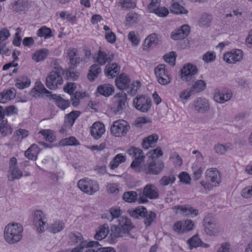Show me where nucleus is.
<instances>
[{"instance_id":"obj_13","label":"nucleus","mask_w":252,"mask_h":252,"mask_svg":"<svg viewBox=\"0 0 252 252\" xmlns=\"http://www.w3.org/2000/svg\"><path fill=\"white\" fill-rule=\"evenodd\" d=\"M165 65L159 64L155 68V73L158 82L161 85H166L170 83L171 78L165 70Z\"/></svg>"},{"instance_id":"obj_4","label":"nucleus","mask_w":252,"mask_h":252,"mask_svg":"<svg viewBox=\"0 0 252 252\" xmlns=\"http://www.w3.org/2000/svg\"><path fill=\"white\" fill-rule=\"evenodd\" d=\"M63 67L59 65H55L54 69L50 72L46 78V85L50 90H56L59 85L63 84Z\"/></svg>"},{"instance_id":"obj_51","label":"nucleus","mask_w":252,"mask_h":252,"mask_svg":"<svg viewBox=\"0 0 252 252\" xmlns=\"http://www.w3.org/2000/svg\"><path fill=\"white\" fill-rule=\"evenodd\" d=\"M158 43V35L155 33L151 34L145 40L144 49L149 48L153 44Z\"/></svg>"},{"instance_id":"obj_29","label":"nucleus","mask_w":252,"mask_h":252,"mask_svg":"<svg viewBox=\"0 0 252 252\" xmlns=\"http://www.w3.org/2000/svg\"><path fill=\"white\" fill-rule=\"evenodd\" d=\"M80 114L81 113L79 111H72L70 113L66 114L64 117L65 126L71 128Z\"/></svg>"},{"instance_id":"obj_18","label":"nucleus","mask_w":252,"mask_h":252,"mask_svg":"<svg viewBox=\"0 0 252 252\" xmlns=\"http://www.w3.org/2000/svg\"><path fill=\"white\" fill-rule=\"evenodd\" d=\"M243 53L240 49L232 50L224 54L223 60L229 63L239 62L243 58Z\"/></svg>"},{"instance_id":"obj_3","label":"nucleus","mask_w":252,"mask_h":252,"mask_svg":"<svg viewBox=\"0 0 252 252\" xmlns=\"http://www.w3.org/2000/svg\"><path fill=\"white\" fill-rule=\"evenodd\" d=\"M23 226L19 223L8 224L4 231L5 241L9 244H13L20 241L22 238Z\"/></svg>"},{"instance_id":"obj_44","label":"nucleus","mask_w":252,"mask_h":252,"mask_svg":"<svg viewBox=\"0 0 252 252\" xmlns=\"http://www.w3.org/2000/svg\"><path fill=\"white\" fill-rule=\"evenodd\" d=\"M126 160V156H124L122 154H117L110 161L109 166L111 169H114L117 168L120 163L125 162Z\"/></svg>"},{"instance_id":"obj_58","label":"nucleus","mask_w":252,"mask_h":252,"mask_svg":"<svg viewBox=\"0 0 252 252\" xmlns=\"http://www.w3.org/2000/svg\"><path fill=\"white\" fill-rule=\"evenodd\" d=\"M176 178L174 175H170L169 176H164L161 178L159 181L160 185L162 186H167L169 184L174 183Z\"/></svg>"},{"instance_id":"obj_64","label":"nucleus","mask_w":252,"mask_h":252,"mask_svg":"<svg viewBox=\"0 0 252 252\" xmlns=\"http://www.w3.org/2000/svg\"><path fill=\"white\" fill-rule=\"evenodd\" d=\"M178 101L184 104L186 103L189 99V90L186 89L180 93Z\"/></svg>"},{"instance_id":"obj_6","label":"nucleus","mask_w":252,"mask_h":252,"mask_svg":"<svg viewBox=\"0 0 252 252\" xmlns=\"http://www.w3.org/2000/svg\"><path fill=\"white\" fill-rule=\"evenodd\" d=\"M127 153L134 158L131 163L130 167L135 172L139 173L145 158L142 150L139 148L130 147L128 149Z\"/></svg>"},{"instance_id":"obj_2","label":"nucleus","mask_w":252,"mask_h":252,"mask_svg":"<svg viewBox=\"0 0 252 252\" xmlns=\"http://www.w3.org/2000/svg\"><path fill=\"white\" fill-rule=\"evenodd\" d=\"M206 181H201L199 184L205 190H210L214 187L218 186L221 182V174L216 168L207 169L205 172Z\"/></svg>"},{"instance_id":"obj_5","label":"nucleus","mask_w":252,"mask_h":252,"mask_svg":"<svg viewBox=\"0 0 252 252\" xmlns=\"http://www.w3.org/2000/svg\"><path fill=\"white\" fill-rule=\"evenodd\" d=\"M85 248H89L86 252H116L115 249L111 247H101L97 241H94L82 242L71 252H82Z\"/></svg>"},{"instance_id":"obj_15","label":"nucleus","mask_w":252,"mask_h":252,"mask_svg":"<svg viewBox=\"0 0 252 252\" xmlns=\"http://www.w3.org/2000/svg\"><path fill=\"white\" fill-rule=\"evenodd\" d=\"M93 58L96 64L102 66L110 63L113 60L114 56L113 54H107L105 52L99 50Z\"/></svg>"},{"instance_id":"obj_37","label":"nucleus","mask_w":252,"mask_h":252,"mask_svg":"<svg viewBox=\"0 0 252 252\" xmlns=\"http://www.w3.org/2000/svg\"><path fill=\"white\" fill-rule=\"evenodd\" d=\"M49 54V51L46 48L40 49L36 51L32 55V59L36 62H40L44 60Z\"/></svg>"},{"instance_id":"obj_11","label":"nucleus","mask_w":252,"mask_h":252,"mask_svg":"<svg viewBox=\"0 0 252 252\" xmlns=\"http://www.w3.org/2000/svg\"><path fill=\"white\" fill-rule=\"evenodd\" d=\"M158 190L156 186L152 184H147L143 189V195L139 196V203H145L148 201L147 198L155 199L158 197Z\"/></svg>"},{"instance_id":"obj_20","label":"nucleus","mask_w":252,"mask_h":252,"mask_svg":"<svg viewBox=\"0 0 252 252\" xmlns=\"http://www.w3.org/2000/svg\"><path fill=\"white\" fill-rule=\"evenodd\" d=\"M232 96L231 91L220 90L217 89L215 90L214 100L219 103H224L229 100Z\"/></svg>"},{"instance_id":"obj_1","label":"nucleus","mask_w":252,"mask_h":252,"mask_svg":"<svg viewBox=\"0 0 252 252\" xmlns=\"http://www.w3.org/2000/svg\"><path fill=\"white\" fill-rule=\"evenodd\" d=\"M129 77L125 73H121L115 80L116 87L121 90H125L128 94L133 96L136 94L137 90L140 88L141 84L138 80L130 84Z\"/></svg>"},{"instance_id":"obj_27","label":"nucleus","mask_w":252,"mask_h":252,"mask_svg":"<svg viewBox=\"0 0 252 252\" xmlns=\"http://www.w3.org/2000/svg\"><path fill=\"white\" fill-rule=\"evenodd\" d=\"M126 234H129L118 225H113L111 227L110 237L113 241H116L117 238L122 237Z\"/></svg>"},{"instance_id":"obj_22","label":"nucleus","mask_w":252,"mask_h":252,"mask_svg":"<svg viewBox=\"0 0 252 252\" xmlns=\"http://www.w3.org/2000/svg\"><path fill=\"white\" fill-rule=\"evenodd\" d=\"M43 212L39 210L35 211L34 213V222L36 224L38 227L37 230L40 233L45 231V226L46 222L43 221Z\"/></svg>"},{"instance_id":"obj_23","label":"nucleus","mask_w":252,"mask_h":252,"mask_svg":"<svg viewBox=\"0 0 252 252\" xmlns=\"http://www.w3.org/2000/svg\"><path fill=\"white\" fill-rule=\"evenodd\" d=\"M104 132V125L98 122L94 123L90 129L91 135L95 139L100 138Z\"/></svg>"},{"instance_id":"obj_63","label":"nucleus","mask_w":252,"mask_h":252,"mask_svg":"<svg viewBox=\"0 0 252 252\" xmlns=\"http://www.w3.org/2000/svg\"><path fill=\"white\" fill-rule=\"evenodd\" d=\"M121 214L122 211L121 209L112 208L110 209V212L107 215L111 218V220H112L114 218H119Z\"/></svg>"},{"instance_id":"obj_42","label":"nucleus","mask_w":252,"mask_h":252,"mask_svg":"<svg viewBox=\"0 0 252 252\" xmlns=\"http://www.w3.org/2000/svg\"><path fill=\"white\" fill-rule=\"evenodd\" d=\"M29 2L28 0H17L13 6L12 9L16 12L26 11L28 9Z\"/></svg>"},{"instance_id":"obj_14","label":"nucleus","mask_w":252,"mask_h":252,"mask_svg":"<svg viewBox=\"0 0 252 252\" xmlns=\"http://www.w3.org/2000/svg\"><path fill=\"white\" fill-rule=\"evenodd\" d=\"M192 105L196 111L201 114H205L210 109L209 100L202 96L196 98L193 102Z\"/></svg>"},{"instance_id":"obj_47","label":"nucleus","mask_w":252,"mask_h":252,"mask_svg":"<svg viewBox=\"0 0 252 252\" xmlns=\"http://www.w3.org/2000/svg\"><path fill=\"white\" fill-rule=\"evenodd\" d=\"M36 34L40 37H44L45 39H49L54 36L51 29L46 26L41 27L37 32Z\"/></svg>"},{"instance_id":"obj_12","label":"nucleus","mask_w":252,"mask_h":252,"mask_svg":"<svg viewBox=\"0 0 252 252\" xmlns=\"http://www.w3.org/2000/svg\"><path fill=\"white\" fill-rule=\"evenodd\" d=\"M133 103L136 109L144 113L148 112L152 106L151 98L143 95L135 97L133 99Z\"/></svg>"},{"instance_id":"obj_17","label":"nucleus","mask_w":252,"mask_h":252,"mask_svg":"<svg viewBox=\"0 0 252 252\" xmlns=\"http://www.w3.org/2000/svg\"><path fill=\"white\" fill-rule=\"evenodd\" d=\"M189 34V26L184 24L173 31L171 33V38L174 40L184 39Z\"/></svg>"},{"instance_id":"obj_40","label":"nucleus","mask_w":252,"mask_h":252,"mask_svg":"<svg viewBox=\"0 0 252 252\" xmlns=\"http://www.w3.org/2000/svg\"><path fill=\"white\" fill-rule=\"evenodd\" d=\"M101 72V68L98 64H94L92 65L87 75L88 79L91 81H94Z\"/></svg>"},{"instance_id":"obj_28","label":"nucleus","mask_w":252,"mask_h":252,"mask_svg":"<svg viewBox=\"0 0 252 252\" xmlns=\"http://www.w3.org/2000/svg\"><path fill=\"white\" fill-rule=\"evenodd\" d=\"M65 227L64 222L61 220H56L47 227L49 232L56 234L62 231Z\"/></svg>"},{"instance_id":"obj_32","label":"nucleus","mask_w":252,"mask_h":252,"mask_svg":"<svg viewBox=\"0 0 252 252\" xmlns=\"http://www.w3.org/2000/svg\"><path fill=\"white\" fill-rule=\"evenodd\" d=\"M114 92V87L109 84H105L98 86L97 92L101 95L108 97L112 94Z\"/></svg>"},{"instance_id":"obj_16","label":"nucleus","mask_w":252,"mask_h":252,"mask_svg":"<svg viewBox=\"0 0 252 252\" xmlns=\"http://www.w3.org/2000/svg\"><path fill=\"white\" fill-rule=\"evenodd\" d=\"M114 97L117 99V106L114 108V113L115 114H122L126 107V102L127 100L126 94L123 91H121L116 94Z\"/></svg>"},{"instance_id":"obj_57","label":"nucleus","mask_w":252,"mask_h":252,"mask_svg":"<svg viewBox=\"0 0 252 252\" xmlns=\"http://www.w3.org/2000/svg\"><path fill=\"white\" fill-rule=\"evenodd\" d=\"M60 16L63 20L66 19L69 23H71L72 24H74L76 22V16H71V14L68 11H62L60 13Z\"/></svg>"},{"instance_id":"obj_56","label":"nucleus","mask_w":252,"mask_h":252,"mask_svg":"<svg viewBox=\"0 0 252 252\" xmlns=\"http://www.w3.org/2000/svg\"><path fill=\"white\" fill-rule=\"evenodd\" d=\"M119 4L125 9H134L136 6V2L131 0H120Z\"/></svg>"},{"instance_id":"obj_24","label":"nucleus","mask_w":252,"mask_h":252,"mask_svg":"<svg viewBox=\"0 0 252 252\" xmlns=\"http://www.w3.org/2000/svg\"><path fill=\"white\" fill-rule=\"evenodd\" d=\"M206 89V83L203 80H198L192 82L190 87V95L203 92Z\"/></svg>"},{"instance_id":"obj_55","label":"nucleus","mask_w":252,"mask_h":252,"mask_svg":"<svg viewBox=\"0 0 252 252\" xmlns=\"http://www.w3.org/2000/svg\"><path fill=\"white\" fill-rule=\"evenodd\" d=\"M177 57L176 52L172 51L168 54H166L163 56V59L165 62L170 64L171 66H174Z\"/></svg>"},{"instance_id":"obj_34","label":"nucleus","mask_w":252,"mask_h":252,"mask_svg":"<svg viewBox=\"0 0 252 252\" xmlns=\"http://www.w3.org/2000/svg\"><path fill=\"white\" fill-rule=\"evenodd\" d=\"M146 208L143 206H139L135 208H131L128 210L129 215L135 219H140L144 217V213Z\"/></svg>"},{"instance_id":"obj_62","label":"nucleus","mask_w":252,"mask_h":252,"mask_svg":"<svg viewBox=\"0 0 252 252\" xmlns=\"http://www.w3.org/2000/svg\"><path fill=\"white\" fill-rule=\"evenodd\" d=\"M202 244V242L197 234H195L190 238V249H191L192 248L199 247L200 244Z\"/></svg>"},{"instance_id":"obj_52","label":"nucleus","mask_w":252,"mask_h":252,"mask_svg":"<svg viewBox=\"0 0 252 252\" xmlns=\"http://www.w3.org/2000/svg\"><path fill=\"white\" fill-rule=\"evenodd\" d=\"M61 146H77L80 144L77 139L73 136L62 139L59 143Z\"/></svg>"},{"instance_id":"obj_41","label":"nucleus","mask_w":252,"mask_h":252,"mask_svg":"<svg viewBox=\"0 0 252 252\" xmlns=\"http://www.w3.org/2000/svg\"><path fill=\"white\" fill-rule=\"evenodd\" d=\"M212 20V15L207 13H204L201 15L198 24L200 27L208 28L210 26Z\"/></svg>"},{"instance_id":"obj_25","label":"nucleus","mask_w":252,"mask_h":252,"mask_svg":"<svg viewBox=\"0 0 252 252\" xmlns=\"http://www.w3.org/2000/svg\"><path fill=\"white\" fill-rule=\"evenodd\" d=\"M32 90H34V94L33 95L35 97L41 96L43 97L44 96H49L51 95L50 94L51 92L47 90L41 82H36L35 83V86Z\"/></svg>"},{"instance_id":"obj_35","label":"nucleus","mask_w":252,"mask_h":252,"mask_svg":"<svg viewBox=\"0 0 252 252\" xmlns=\"http://www.w3.org/2000/svg\"><path fill=\"white\" fill-rule=\"evenodd\" d=\"M31 84V80L26 75L19 76L15 79L16 87L19 89H24L29 87Z\"/></svg>"},{"instance_id":"obj_54","label":"nucleus","mask_w":252,"mask_h":252,"mask_svg":"<svg viewBox=\"0 0 252 252\" xmlns=\"http://www.w3.org/2000/svg\"><path fill=\"white\" fill-rule=\"evenodd\" d=\"M172 210L177 214L186 216L189 213V208L188 205H177L172 207Z\"/></svg>"},{"instance_id":"obj_10","label":"nucleus","mask_w":252,"mask_h":252,"mask_svg":"<svg viewBox=\"0 0 252 252\" xmlns=\"http://www.w3.org/2000/svg\"><path fill=\"white\" fill-rule=\"evenodd\" d=\"M77 185L81 191L89 195H93L99 189L96 181L88 178L80 180Z\"/></svg>"},{"instance_id":"obj_7","label":"nucleus","mask_w":252,"mask_h":252,"mask_svg":"<svg viewBox=\"0 0 252 252\" xmlns=\"http://www.w3.org/2000/svg\"><path fill=\"white\" fill-rule=\"evenodd\" d=\"M204 231L209 236L217 235L220 231L216 219L210 214L207 215L203 220Z\"/></svg>"},{"instance_id":"obj_19","label":"nucleus","mask_w":252,"mask_h":252,"mask_svg":"<svg viewBox=\"0 0 252 252\" xmlns=\"http://www.w3.org/2000/svg\"><path fill=\"white\" fill-rule=\"evenodd\" d=\"M66 58L69 61L70 66L76 68L83 61L78 54L77 50L75 48H70L67 52Z\"/></svg>"},{"instance_id":"obj_46","label":"nucleus","mask_w":252,"mask_h":252,"mask_svg":"<svg viewBox=\"0 0 252 252\" xmlns=\"http://www.w3.org/2000/svg\"><path fill=\"white\" fill-rule=\"evenodd\" d=\"M9 172L10 174L8 176V180L10 181H13L16 179H19L23 176V172L18 167L9 168Z\"/></svg>"},{"instance_id":"obj_38","label":"nucleus","mask_w":252,"mask_h":252,"mask_svg":"<svg viewBox=\"0 0 252 252\" xmlns=\"http://www.w3.org/2000/svg\"><path fill=\"white\" fill-rule=\"evenodd\" d=\"M51 98L54 100L56 104L61 109L64 110L70 105V102L68 100H65L61 96L57 94H51Z\"/></svg>"},{"instance_id":"obj_61","label":"nucleus","mask_w":252,"mask_h":252,"mask_svg":"<svg viewBox=\"0 0 252 252\" xmlns=\"http://www.w3.org/2000/svg\"><path fill=\"white\" fill-rule=\"evenodd\" d=\"M181 78L183 81H188L189 77V63L184 65L180 71Z\"/></svg>"},{"instance_id":"obj_39","label":"nucleus","mask_w":252,"mask_h":252,"mask_svg":"<svg viewBox=\"0 0 252 252\" xmlns=\"http://www.w3.org/2000/svg\"><path fill=\"white\" fill-rule=\"evenodd\" d=\"M75 68L70 66L68 68L64 70L63 68V76L64 78L68 80L75 81L79 76V72L76 71L72 70Z\"/></svg>"},{"instance_id":"obj_53","label":"nucleus","mask_w":252,"mask_h":252,"mask_svg":"<svg viewBox=\"0 0 252 252\" xmlns=\"http://www.w3.org/2000/svg\"><path fill=\"white\" fill-rule=\"evenodd\" d=\"M137 193L136 191H129L125 192L123 194V198L125 201L132 203L137 200Z\"/></svg>"},{"instance_id":"obj_30","label":"nucleus","mask_w":252,"mask_h":252,"mask_svg":"<svg viewBox=\"0 0 252 252\" xmlns=\"http://www.w3.org/2000/svg\"><path fill=\"white\" fill-rule=\"evenodd\" d=\"M16 91L14 88H11L0 94V103H5L7 101L13 99L16 95Z\"/></svg>"},{"instance_id":"obj_33","label":"nucleus","mask_w":252,"mask_h":252,"mask_svg":"<svg viewBox=\"0 0 252 252\" xmlns=\"http://www.w3.org/2000/svg\"><path fill=\"white\" fill-rule=\"evenodd\" d=\"M158 140V135L154 134L143 139L142 142V147L147 150L149 147H153L155 146Z\"/></svg>"},{"instance_id":"obj_60","label":"nucleus","mask_w":252,"mask_h":252,"mask_svg":"<svg viewBox=\"0 0 252 252\" xmlns=\"http://www.w3.org/2000/svg\"><path fill=\"white\" fill-rule=\"evenodd\" d=\"M170 11L172 13L179 14H182L185 11L184 8L178 2H174L170 7Z\"/></svg>"},{"instance_id":"obj_59","label":"nucleus","mask_w":252,"mask_h":252,"mask_svg":"<svg viewBox=\"0 0 252 252\" xmlns=\"http://www.w3.org/2000/svg\"><path fill=\"white\" fill-rule=\"evenodd\" d=\"M126 19L130 24L137 23L139 20V15L135 12H131L127 13Z\"/></svg>"},{"instance_id":"obj_45","label":"nucleus","mask_w":252,"mask_h":252,"mask_svg":"<svg viewBox=\"0 0 252 252\" xmlns=\"http://www.w3.org/2000/svg\"><path fill=\"white\" fill-rule=\"evenodd\" d=\"M29 135L28 130L25 129L19 128L16 130L12 137L14 142L21 141L23 139L27 137Z\"/></svg>"},{"instance_id":"obj_21","label":"nucleus","mask_w":252,"mask_h":252,"mask_svg":"<svg viewBox=\"0 0 252 252\" xmlns=\"http://www.w3.org/2000/svg\"><path fill=\"white\" fill-rule=\"evenodd\" d=\"M120 68V66L117 63H109L105 66V75L109 78H113L119 73Z\"/></svg>"},{"instance_id":"obj_9","label":"nucleus","mask_w":252,"mask_h":252,"mask_svg":"<svg viewBox=\"0 0 252 252\" xmlns=\"http://www.w3.org/2000/svg\"><path fill=\"white\" fill-rule=\"evenodd\" d=\"M164 167V163L161 161H155L152 160L149 162L143 164L140 168L139 172H143L146 174L158 175Z\"/></svg>"},{"instance_id":"obj_50","label":"nucleus","mask_w":252,"mask_h":252,"mask_svg":"<svg viewBox=\"0 0 252 252\" xmlns=\"http://www.w3.org/2000/svg\"><path fill=\"white\" fill-rule=\"evenodd\" d=\"M39 133L43 136L46 141L52 143L56 140L55 135L50 129H42L39 131Z\"/></svg>"},{"instance_id":"obj_26","label":"nucleus","mask_w":252,"mask_h":252,"mask_svg":"<svg viewBox=\"0 0 252 252\" xmlns=\"http://www.w3.org/2000/svg\"><path fill=\"white\" fill-rule=\"evenodd\" d=\"M118 222L120 227H121L124 231H126L128 233H129V231L134 227L131 220L126 217H120L118 219Z\"/></svg>"},{"instance_id":"obj_36","label":"nucleus","mask_w":252,"mask_h":252,"mask_svg":"<svg viewBox=\"0 0 252 252\" xmlns=\"http://www.w3.org/2000/svg\"><path fill=\"white\" fill-rule=\"evenodd\" d=\"M233 149V145L231 143H226L225 144L218 143L214 146V150L216 153L220 155H223L228 151Z\"/></svg>"},{"instance_id":"obj_43","label":"nucleus","mask_w":252,"mask_h":252,"mask_svg":"<svg viewBox=\"0 0 252 252\" xmlns=\"http://www.w3.org/2000/svg\"><path fill=\"white\" fill-rule=\"evenodd\" d=\"M109 226L107 224H104L100 225L98 230L94 235L96 240H101L105 238L109 233Z\"/></svg>"},{"instance_id":"obj_48","label":"nucleus","mask_w":252,"mask_h":252,"mask_svg":"<svg viewBox=\"0 0 252 252\" xmlns=\"http://www.w3.org/2000/svg\"><path fill=\"white\" fill-rule=\"evenodd\" d=\"M144 214V217L143 218L144 219V224L146 227L150 226L156 218L157 214L154 212L151 211H148L147 209Z\"/></svg>"},{"instance_id":"obj_31","label":"nucleus","mask_w":252,"mask_h":252,"mask_svg":"<svg viewBox=\"0 0 252 252\" xmlns=\"http://www.w3.org/2000/svg\"><path fill=\"white\" fill-rule=\"evenodd\" d=\"M173 229L179 233H184L189 231V220H181L175 222Z\"/></svg>"},{"instance_id":"obj_49","label":"nucleus","mask_w":252,"mask_h":252,"mask_svg":"<svg viewBox=\"0 0 252 252\" xmlns=\"http://www.w3.org/2000/svg\"><path fill=\"white\" fill-rule=\"evenodd\" d=\"M192 170L193 172L192 179L195 181L200 179L203 170L201 164L198 163H194L192 166Z\"/></svg>"},{"instance_id":"obj_8","label":"nucleus","mask_w":252,"mask_h":252,"mask_svg":"<svg viewBox=\"0 0 252 252\" xmlns=\"http://www.w3.org/2000/svg\"><path fill=\"white\" fill-rule=\"evenodd\" d=\"M130 128V126L126 121L120 119L113 122L110 131L115 137L125 136Z\"/></svg>"}]
</instances>
